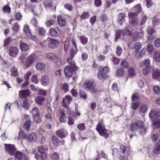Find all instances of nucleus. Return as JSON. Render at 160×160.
Wrapping results in <instances>:
<instances>
[{
  "label": "nucleus",
  "instance_id": "obj_40",
  "mask_svg": "<svg viewBox=\"0 0 160 160\" xmlns=\"http://www.w3.org/2000/svg\"><path fill=\"white\" fill-rule=\"evenodd\" d=\"M57 135L59 137L62 138H65L66 136V134L62 130H59L57 131L56 132Z\"/></svg>",
  "mask_w": 160,
  "mask_h": 160
},
{
  "label": "nucleus",
  "instance_id": "obj_36",
  "mask_svg": "<svg viewBox=\"0 0 160 160\" xmlns=\"http://www.w3.org/2000/svg\"><path fill=\"white\" fill-rule=\"evenodd\" d=\"M134 11L137 13V14L140 13L142 11V8L140 4H138L135 5L133 8Z\"/></svg>",
  "mask_w": 160,
  "mask_h": 160
},
{
  "label": "nucleus",
  "instance_id": "obj_45",
  "mask_svg": "<svg viewBox=\"0 0 160 160\" xmlns=\"http://www.w3.org/2000/svg\"><path fill=\"white\" fill-rule=\"evenodd\" d=\"M32 113L33 116L39 115V110L37 107H34L32 110Z\"/></svg>",
  "mask_w": 160,
  "mask_h": 160
},
{
  "label": "nucleus",
  "instance_id": "obj_2",
  "mask_svg": "<svg viewBox=\"0 0 160 160\" xmlns=\"http://www.w3.org/2000/svg\"><path fill=\"white\" fill-rule=\"evenodd\" d=\"M150 61L149 59H147L141 62L140 66L143 68V75L146 76L150 71L151 67L150 66Z\"/></svg>",
  "mask_w": 160,
  "mask_h": 160
},
{
  "label": "nucleus",
  "instance_id": "obj_17",
  "mask_svg": "<svg viewBox=\"0 0 160 160\" xmlns=\"http://www.w3.org/2000/svg\"><path fill=\"white\" fill-rule=\"evenodd\" d=\"M26 139L30 142H34L36 141V134L35 133H32L29 134L27 133Z\"/></svg>",
  "mask_w": 160,
  "mask_h": 160
},
{
  "label": "nucleus",
  "instance_id": "obj_24",
  "mask_svg": "<svg viewBox=\"0 0 160 160\" xmlns=\"http://www.w3.org/2000/svg\"><path fill=\"white\" fill-rule=\"evenodd\" d=\"M20 49L23 51H27L29 49V45L22 41L20 42Z\"/></svg>",
  "mask_w": 160,
  "mask_h": 160
},
{
  "label": "nucleus",
  "instance_id": "obj_49",
  "mask_svg": "<svg viewBox=\"0 0 160 160\" xmlns=\"http://www.w3.org/2000/svg\"><path fill=\"white\" fill-rule=\"evenodd\" d=\"M153 90L154 93L156 94L160 93V88L157 85L153 87Z\"/></svg>",
  "mask_w": 160,
  "mask_h": 160
},
{
  "label": "nucleus",
  "instance_id": "obj_32",
  "mask_svg": "<svg viewBox=\"0 0 160 160\" xmlns=\"http://www.w3.org/2000/svg\"><path fill=\"white\" fill-rule=\"evenodd\" d=\"M11 75L15 77H17L19 76V73L17 69L15 67H12L11 69Z\"/></svg>",
  "mask_w": 160,
  "mask_h": 160
},
{
  "label": "nucleus",
  "instance_id": "obj_18",
  "mask_svg": "<svg viewBox=\"0 0 160 160\" xmlns=\"http://www.w3.org/2000/svg\"><path fill=\"white\" fill-rule=\"evenodd\" d=\"M46 57L47 60L55 62L57 60V57L54 53L49 52L47 53Z\"/></svg>",
  "mask_w": 160,
  "mask_h": 160
},
{
  "label": "nucleus",
  "instance_id": "obj_26",
  "mask_svg": "<svg viewBox=\"0 0 160 160\" xmlns=\"http://www.w3.org/2000/svg\"><path fill=\"white\" fill-rule=\"evenodd\" d=\"M49 82V79L48 76H44L42 77L41 80V82L42 85L46 86L48 84Z\"/></svg>",
  "mask_w": 160,
  "mask_h": 160
},
{
  "label": "nucleus",
  "instance_id": "obj_20",
  "mask_svg": "<svg viewBox=\"0 0 160 160\" xmlns=\"http://www.w3.org/2000/svg\"><path fill=\"white\" fill-rule=\"evenodd\" d=\"M147 31L148 34L149 35L148 37V39L150 40L153 39L154 38V37L152 34L155 31L154 29L151 27H149L148 28Z\"/></svg>",
  "mask_w": 160,
  "mask_h": 160
},
{
  "label": "nucleus",
  "instance_id": "obj_56",
  "mask_svg": "<svg viewBox=\"0 0 160 160\" xmlns=\"http://www.w3.org/2000/svg\"><path fill=\"white\" fill-rule=\"evenodd\" d=\"M85 85V87L89 90L93 86V85L91 82L88 81L86 82Z\"/></svg>",
  "mask_w": 160,
  "mask_h": 160
},
{
  "label": "nucleus",
  "instance_id": "obj_57",
  "mask_svg": "<svg viewBox=\"0 0 160 160\" xmlns=\"http://www.w3.org/2000/svg\"><path fill=\"white\" fill-rule=\"evenodd\" d=\"M3 10L5 12L9 13L11 11V8L8 5H7L3 7Z\"/></svg>",
  "mask_w": 160,
  "mask_h": 160
},
{
  "label": "nucleus",
  "instance_id": "obj_8",
  "mask_svg": "<svg viewBox=\"0 0 160 160\" xmlns=\"http://www.w3.org/2000/svg\"><path fill=\"white\" fill-rule=\"evenodd\" d=\"M36 57L34 54H32L29 56L27 59L26 62L24 63V65L27 68H28L31 65L35 59Z\"/></svg>",
  "mask_w": 160,
  "mask_h": 160
},
{
  "label": "nucleus",
  "instance_id": "obj_62",
  "mask_svg": "<svg viewBox=\"0 0 160 160\" xmlns=\"http://www.w3.org/2000/svg\"><path fill=\"white\" fill-rule=\"evenodd\" d=\"M147 110V106L145 105H142L140 108L141 112H145Z\"/></svg>",
  "mask_w": 160,
  "mask_h": 160
},
{
  "label": "nucleus",
  "instance_id": "obj_35",
  "mask_svg": "<svg viewBox=\"0 0 160 160\" xmlns=\"http://www.w3.org/2000/svg\"><path fill=\"white\" fill-rule=\"evenodd\" d=\"M43 3L45 8L51 7L52 5V2L50 0H46L43 2Z\"/></svg>",
  "mask_w": 160,
  "mask_h": 160
},
{
  "label": "nucleus",
  "instance_id": "obj_50",
  "mask_svg": "<svg viewBox=\"0 0 160 160\" xmlns=\"http://www.w3.org/2000/svg\"><path fill=\"white\" fill-rule=\"evenodd\" d=\"M129 75L132 77L134 76L136 74V71L134 69L132 68H131L128 70Z\"/></svg>",
  "mask_w": 160,
  "mask_h": 160
},
{
  "label": "nucleus",
  "instance_id": "obj_6",
  "mask_svg": "<svg viewBox=\"0 0 160 160\" xmlns=\"http://www.w3.org/2000/svg\"><path fill=\"white\" fill-rule=\"evenodd\" d=\"M48 46L50 48L54 49L58 47L59 42L58 40L49 38H48Z\"/></svg>",
  "mask_w": 160,
  "mask_h": 160
},
{
  "label": "nucleus",
  "instance_id": "obj_37",
  "mask_svg": "<svg viewBox=\"0 0 160 160\" xmlns=\"http://www.w3.org/2000/svg\"><path fill=\"white\" fill-rule=\"evenodd\" d=\"M45 100V98L42 96L37 97L36 99V102L37 103L41 104Z\"/></svg>",
  "mask_w": 160,
  "mask_h": 160
},
{
  "label": "nucleus",
  "instance_id": "obj_29",
  "mask_svg": "<svg viewBox=\"0 0 160 160\" xmlns=\"http://www.w3.org/2000/svg\"><path fill=\"white\" fill-rule=\"evenodd\" d=\"M38 150L40 154H42L47 152L48 150V148L42 146H40L38 147Z\"/></svg>",
  "mask_w": 160,
  "mask_h": 160
},
{
  "label": "nucleus",
  "instance_id": "obj_42",
  "mask_svg": "<svg viewBox=\"0 0 160 160\" xmlns=\"http://www.w3.org/2000/svg\"><path fill=\"white\" fill-rule=\"evenodd\" d=\"M36 67L37 69L41 70H43L44 68L45 67V65L43 63L39 62L37 63L36 64Z\"/></svg>",
  "mask_w": 160,
  "mask_h": 160
},
{
  "label": "nucleus",
  "instance_id": "obj_1",
  "mask_svg": "<svg viewBox=\"0 0 160 160\" xmlns=\"http://www.w3.org/2000/svg\"><path fill=\"white\" fill-rule=\"evenodd\" d=\"M96 129L101 136H103L106 138L108 137V131L105 129L104 125L102 122L98 123Z\"/></svg>",
  "mask_w": 160,
  "mask_h": 160
},
{
  "label": "nucleus",
  "instance_id": "obj_55",
  "mask_svg": "<svg viewBox=\"0 0 160 160\" xmlns=\"http://www.w3.org/2000/svg\"><path fill=\"white\" fill-rule=\"evenodd\" d=\"M120 64L122 67L124 68H127L129 66V64L128 62L124 60L122 61Z\"/></svg>",
  "mask_w": 160,
  "mask_h": 160
},
{
  "label": "nucleus",
  "instance_id": "obj_31",
  "mask_svg": "<svg viewBox=\"0 0 160 160\" xmlns=\"http://www.w3.org/2000/svg\"><path fill=\"white\" fill-rule=\"evenodd\" d=\"M145 49H142L139 52L135 53V56L137 58H141L145 54Z\"/></svg>",
  "mask_w": 160,
  "mask_h": 160
},
{
  "label": "nucleus",
  "instance_id": "obj_48",
  "mask_svg": "<svg viewBox=\"0 0 160 160\" xmlns=\"http://www.w3.org/2000/svg\"><path fill=\"white\" fill-rule=\"evenodd\" d=\"M90 16V14L88 12H84L80 16L82 20L88 18Z\"/></svg>",
  "mask_w": 160,
  "mask_h": 160
},
{
  "label": "nucleus",
  "instance_id": "obj_28",
  "mask_svg": "<svg viewBox=\"0 0 160 160\" xmlns=\"http://www.w3.org/2000/svg\"><path fill=\"white\" fill-rule=\"evenodd\" d=\"M57 19L59 25L61 26L64 27L66 25V22L61 15L58 16Z\"/></svg>",
  "mask_w": 160,
  "mask_h": 160
},
{
  "label": "nucleus",
  "instance_id": "obj_47",
  "mask_svg": "<svg viewBox=\"0 0 160 160\" xmlns=\"http://www.w3.org/2000/svg\"><path fill=\"white\" fill-rule=\"evenodd\" d=\"M124 73V71L122 69H119L116 72V75L118 77L122 76Z\"/></svg>",
  "mask_w": 160,
  "mask_h": 160
},
{
  "label": "nucleus",
  "instance_id": "obj_43",
  "mask_svg": "<svg viewBox=\"0 0 160 160\" xmlns=\"http://www.w3.org/2000/svg\"><path fill=\"white\" fill-rule=\"evenodd\" d=\"M100 71L102 72L103 73L105 74L107 73L109 71V68L107 66L102 67L101 66L100 68Z\"/></svg>",
  "mask_w": 160,
  "mask_h": 160
},
{
  "label": "nucleus",
  "instance_id": "obj_54",
  "mask_svg": "<svg viewBox=\"0 0 160 160\" xmlns=\"http://www.w3.org/2000/svg\"><path fill=\"white\" fill-rule=\"evenodd\" d=\"M158 135L156 133H152L151 136V138L153 141H156L158 138Z\"/></svg>",
  "mask_w": 160,
  "mask_h": 160
},
{
  "label": "nucleus",
  "instance_id": "obj_63",
  "mask_svg": "<svg viewBox=\"0 0 160 160\" xmlns=\"http://www.w3.org/2000/svg\"><path fill=\"white\" fill-rule=\"evenodd\" d=\"M12 40V38L10 37H9L6 39L4 41V46H6L8 45L11 42Z\"/></svg>",
  "mask_w": 160,
  "mask_h": 160
},
{
  "label": "nucleus",
  "instance_id": "obj_13",
  "mask_svg": "<svg viewBox=\"0 0 160 160\" xmlns=\"http://www.w3.org/2000/svg\"><path fill=\"white\" fill-rule=\"evenodd\" d=\"M23 30L27 37H29L32 39L35 40L36 38L34 36L32 35L31 32L29 29L28 26L25 25L24 27Z\"/></svg>",
  "mask_w": 160,
  "mask_h": 160
},
{
  "label": "nucleus",
  "instance_id": "obj_14",
  "mask_svg": "<svg viewBox=\"0 0 160 160\" xmlns=\"http://www.w3.org/2000/svg\"><path fill=\"white\" fill-rule=\"evenodd\" d=\"M58 113L59 116V120L61 122H63L66 119V114L64 109H60L59 110Z\"/></svg>",
  "mask_w": 160,
  "mask_h": 160
},
{
  "label": "nucleus",
  "instance_id": "obj_27",
  "mask_svg": "<svg viewBox=\"0 0 160 160\" xmlns=\"http://www.w3.org/2000/svg\"><path fill=\"white\" fill-rule=\"evenodd\" d=\"M154 60L157 62H160V52L156 51L153 54Z\"/></svg>",
  "mask_w": 160,
  "mask_h": 160
},
{
  "label": "nucleus",
  "instance_id": "obj_44",
  "mask_svg": "<svg viewBox=\"0 0 160 160\" xmlns=\"http://www.w3.org/2000/svg\"><path fill=\"white\" fill-rule=\"evenodd\" d=\"M81 42L83 44H86L88 41V39L87 38L84 36H82L80 37Z\"/></svg>",
  "mask_w": 160,
  "mask_h": 160
},
{
  "label": "nucleus",
  "instance_id": "obj_33",
  "mask_svg": "<svg viewBox=\"0 0 160 160\" xmlns=\"http://www.w3.org/2000/svg\"><path fill=\"white\" fill-rule=\"evenodd\" d=\"M152 77L153 79L158 78L160 77V72L158 70H154L152 72Z\"/></svg>",
  "mask_w": 160,
  "mask_h": 160
},
{
  "label": "nucleus",
  "instance_id": "obj_16",
  "mask_svg": "<svg viewBox=\"0 0 160 160\" xmlns=\"http://www.w3.org/2000/svg\"><path fill=\"white\" fill-rule=\"evenodd\" d=\"M18 49L15 47H10L9 50V54L12 57H15L18 53Z\"/></svg>",
  "mask_w": 160,
  "mask_h": 160
},
{
  "label": "nucleus",
  "instance_id": "obj_3",
  "mask_svg": "<svg viewBox=\"0 0 160 160\" xmlns=\"http://www.w3.org/2000/svg\"><path fill=\"white\" fill-rule=\"evenodd\" d=\"M138 14L133 12H130L128 14L129 18V23L133 26H136L138 23V20L137 18Z\"/></svg>",
  "mask_w": 160,
  "mask_h": 160
},
{
  "label": "nucleus",
  "instance_id": "obj_61",
  "mask_svg": "<svg viewBox=\"0 0 160 160\" xmlns=\"http://www.w3.org/2000/svg\"><path fill=\"white\" fill-rule=\"evenodd\" d=\"M47 154L46 153L41 154L39 157H40L41 160H47Z\"/></svg>",
  "mask_w": 160,
  "mask_h": 160
},
{
  "label": "nucleus",
  "instance_id": "obj_12",
  "mask_svg": "<svg viewBox=\"0 0 160 160\" xmlns=\"http://www.w3.org/2000/svg\"><path fill=\"white\" fill-rule=\"evenodd\" d=\"M143 35V32L141 30L139 32H135L132 33L131 38L133 41H136L138 39L142 38Z\"/></svg>",
  "mask_w": 160,
  "mask_h": 160
},
{
  "label": "nucleus",
  "instance_id": "obj_10",
  "mask_svg": "<svg viewBox=\"0 0 160 160\" xmlns=\"http://www.w3.org/2000/svg\"><path fill=\"white\" fill-rule=\"evenodd\" d=\"M15 160H28V158L20 152L16 151L14 155Z\"/></svg>",
  "mask_w": 160,
  "mask_h": 160
},
{
  "label": "nucleus",
  "instance_id": "obj_53",
  "mask_svg": "<svg viewBox=\"0 0 160 160\" xmlns=\"http://www.w3.org/2000/svg\"><path fill=\"white\" fill-rule=\"evenodd\" d=\"M19 27L18 23H15L13 24L12 30L15 32L18 33L19 32Z\"/></svg>",
  "mask_w": 160,
  "mask_h": 160
},
{
  "label": "nucleus",
  "instance_id": "obj_11",
  "mask_svg": "<svg viewBox=\"0 0 160 160\" xmlns=\"http://www.w3.org/2000/svg\"><path fill=\"white\" fill-rule=\"evenodd\" d=\"M24 118L26 121L23 124V127L24 129L28 131L31 125V122L28 116L25 115Z\"/></svg>",
  "mask_w": 160,
  "mask_h": 160
},
{
  "label": "nucleus",
  "instance_id": "obj_21",
  "mask_svg": "<svg viewBox=\"0 0 160 160\" xmlns=\"http://www.w3.org/2000/svg\"><path fill=\"white\" fill-rule=\"evenodd\" d=\"M56 29L60 31V30L57 28H51L49 30V33L51 37L55 38L58 36V32Z\"/></svg>",
  "mask_w": 160,
  "mask_h": 160
},
{
  "label": "nucleus",
  "instance_id": "obj_30",
  "mask_svg": "<svg viewBox=\"0 0 160 160\" xmlns=\"http://www.w3.org/2000/svg\"><path fill=\"white\" fill-rule=\"evenodd\" d=\"M98 78L100 80H103L106 79L107 76L106 74L101 71H99L98 74Z\"/></svg>",
  "mask_w": 160,
  "mask_h": 160
},
{
  "label": "nucleus",
  "instance_id": "obj_7",
  "mask_svg": "<svg viewBox=\"0 0 160 160\" xmlns=\"http://www.w3.org/2000/svg\"><path fill=\"white\" fill-rule=\"evenodd\" d=\"M5 146L7 151L11 155H13L16 151L15 146L11 144H5Z\"/></svg>",
  "mask_w": 160,
  "mask_h": 160
},
{
  "label": "nucleus",
  "instance_id": "obj_34",
  "mask_svg": "<svg viewBox=\"0 0 160 160\" xmlns=\"http://www.w3.org/2000/svg\"><path fill=\"white\" fill-rule=\"evenodd\" d=\"M52 143L55 147H57L59 143L58 139L55 136H53L52 138Z\"/></svg>",
  "mask_w": 160,
  "mask_h": 160
},
{
  "label": "nucleus",
  "instance_id": "obj_38",
  "mask_svg": "<svg viewBox=\"0 0 160 160\" xmlns=\"http://www.w3.org/2000/svg\"><path fill=\"white\" fill-rule=\"evenodd\" d=\"M152 126L154 129L158 128L160 127V119H158L154 121L152 123Z\"/></svg>",
  "mask_w": 160,
  "mask_h": 160
},
{
  "label": "nucleus",
  "instance_id": "obj_9",
  "mask_svg": "<svg viewBox=\"0 0 160 160\" xmlns=\"http://www.w3.org/2000/svg\"><path fill=\"white\" fill-rule=\"evenodd\" d=\"M77 70H73L71 66H66L64 68V73L66 76L68 78L71 77L73 73Z\"/></svg>",
  "mask_w": 160,
  "mask_h": 160
},
{
  "label": "nucleus",
  "instance_id": "obj_46",
  "mask_svg": "<svg viewBox=\"0 0 160 160\" xmlns=\"http://www.w3.org/2000/svg\"><path fill=\"white\" fill-rule=\"evenodd\" d=\"M156 109H152L149 113V117L151 119L154 118L156 116Z\"/></svg>",
  "mask_w": 160,
  "mask_h": 160
},
{
  "label": "nucleus",
  "instance_id": "obj_59",
  "mask_svg": "<svg viewBox=\"0 0 160 160\" xmlns=\"http://www.w3.org/2000/svg\"><path fill=\"white\" fill-rule=\"evenodd\" d=\"M59 156L57 153L54 152L52 154L51 158L53 160H58Z\"/></svg>",
  "mask_w": 160,
  "mask_h": 160
},
{
  "label": "nucleus",
  "instance_id": "obj_5",
  "mask_svg": "<svg viewBox=\"0 0 160 160\" xmlns=\"http://www.w3.org/2000/svg\"><path fill=\"white\" fill-rule=\"evenodd\" d=\"M144 126V122L142 121L138 120L132 123L131 125L130 129L132 131L138 130Z\"/></svg>",
  "mask_w": 160,
  "mask_h": 160
},
{
  "label": "nucleus",
  "instance_id": "obj_25",
  "mask_svg": "<svg viewBox=\"0 0 160 160\" xmlns=\"http://www.w3.org/2000/svg\"><path fill=\"white\" fill-rule=\"evenodd\" d=\"M142 48V46L139 42H135L133 45V48L135 51V53L138 52Z\"/></svg>",
  "mask_w": 160,
  "mask_h": 160
},
{
  "label": "nucleus",
  "instance_id": "obj_22",
  "mask_svg": "<svg viewBox=\"0 0 160 160\" xmlns=\"http://www.w3.org/2000/svg\"><path fill=\"white\" fill-rule=\"evenodd\" d=\"M125 14L124 13H120L118 14V23L120 25H122L125 21Z\"/></svg>",
  "mask_w": 160,
  "mask_h": 160
},
{
  "label": "nucleus",
  "instance_id": "obj_52",
  "mask_svg": "<svg viewBox=\"0 0 160 160\" xmlns=\"http://www.w3.org/2000/svg\"><path fill=\"white\" fill-rule=\"evenodd\" d=\"M33 118L34 121L37 123H39L41 122V119L39 116V115L33 116Z\"/></svg>",
  "mask_w": 160,
  "mask_h": 160
},
{
  "label": "nucleus",
  "instance_id": "obj_51",
  "mask_svg": "<svg viewBox=\"0 0 160 160\" xmlns=\"http://www.w3.org/2000/svg\"><path fill=\"white\" fill-rule=\"evenodd\" d=\"M46 32L45 30L43 28H39L38 33L40 35L43 36L45 35Z\"/></svg>",
  "mask_w": 160,
  "mask_h": 160
},
{
  "label": "nucleus",
  "instance_id": "obj_39",
  "mask_svg": "<svg viewBox=\"0 0 160 160\" xmlns=\"http://www.w3.org/2000/svg\"><path fill=\"white\" fill-rule=\"evenodd\" d=\"M48 113H47L46 115V119L51 120L52 114L51 108H48Z\"/></svg>",
  "mask_w": 160,
  "mask_h": 160
},
{
  "label": "nucleus",
  "instance_id": "obj_15",
  "mask_svg": "<svg viewBox=\"0 0 160 160\" xmlns=\"http://www.w3.org/2000/svg\"><path fill=\"white\" fill-rule=\"evenodd\" d=\"M19 96L20 98H25L30 95V92L29 89L20 90L19 92Z\"/></svg>",
  "mask_w": 160,
  "mask_h": 160
},
{
  "label": "nucleus",
  "instance_id": "obj_64",
  "mask_svg": "<svg viewBox=\"0 0 160 160\" xmlns=\"http://www.w3.org/2000/svg\"><path fill=\"white\" fill-rule=\"evenodd\" d=\"M77 128L80 130H83L85 128V124L83 123L80 124L78 125Z\"/></svg>",
  "mask_w": 160,
  "mask_h": 160
},
{
  "label": "nucleus",
  "instance_id": "obj_19",
  "mask_svg": "<svg viewBox=\"0 0 160 160\" xmlns=\"http://www.w3.org/2000/svg\"><path fill=\"white\" fill-rule=\"evenodd\" d=\"M72 99V97L69 95H67L65 96V98L62 99V106L63 107L68 108V106L67 105L66 103L65 102V101L66 100L68 103L69 104L71 102Z\"/></svg>",
  "mask_w": 160,
  "mask_h": 160
},
{
  "label": "nucleus",
  "instance_id": "obj_41",
  "mask_svg": "<svg viewBox=\"0 0 160 160\" xmlns=\"http://www.w3.org/2000/svg\"><path fill=\"white\" fill-rule=\"evenodd\" d=\"M27 134L25 133L23 131H20L19 132L18 138L23 139H26Z\"/></svg>",
  "mask_w": 160,
  "mask_h": 160
},
{
  "label": "nucleus",
  "instance_id": "obj_58",
  "mask_svg": "<svg viewBox=\"0 0 160 160\" xmlns=\"http://www.w3.org/2000/svg\"><path fill=\"white\" fill-rule=\"evenodd\" d=\"M147 19V17L145 15H143L141 18L140 20V25H142L144 24Z\"/></svg>",
  "mask_w": 160,
  "mask_h": 160
},
{
  "label": "nucleus",
  "instance_id": "obj_60",
  "mask_svg": "<svg viewBox=\"0 0 160 160\" xmlns=\"http://www.w3.org/2000/svg\"><path fill=\"white\" fill-rule=\"evenodd\" d=\"M116 53L118 56H120L122 52V50L121 48L118 46L116 48Z\"/></svg>",
  "mask_w": 160,
  "mask_h": 160
},
{
  "label": "nucleus",
  "instance_id": "obj_23",
  "mask_svg": "<svg viewBox=\"0 0 160 160\" xmlns=\"http://www.w3.org/2000/svg\"><path fill=\"white\" fill-rule=\"evenodd\" d=\"M73 57L70 56L69 58H68L67 59L68 63L71 65L72 68H73V70H77L78 68L75 65V63L74 61H73Z\"/></svg>",
  "mask_w": 160,
  "mask_h": 160
},
{
  "label": "nucleus",
  "instance_id": "obj_4",
  "mask_svg": "<svg viewBox=\"0 0 160 160\" xmlns=\"http://www.w3.org/2000/svg\"><path fill=\"white\" fill-rule=\"evenodd\" d=\"M116 35L115 41L116 42L117 40L120 37L121 35L123 36L126 34L127 36H131L132 33L127 28H125L123 30H117L116 32Z\"/></svg>",
  "mask_w": 160,
  "mask_h": 160
}]
</instances>
